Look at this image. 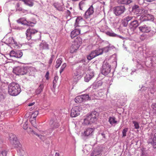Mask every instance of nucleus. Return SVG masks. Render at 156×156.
Listing matches in <instances>:
<instances>
[{"instance_id":"nucleus-1","label":"nucleus","mask_w":156,"mask_h":156,"mask_svg":"<svg viewBox=\"0 0 156 156\" xmlns=\"http://www.w3.org/2000/svg\"><path fill=\"white\" fill-rule=\"evenodd\" d=\"M98 116V114L95 111L87 114L85 118L84 119L83 124V125H87L95 122L97 120Z\"/></svg>"},{"instance_id":"nucleus-2","label":"nucleus","mask_w":156,"mask_h":156,"mask_svg":"<svg viewBox=\"0 0 156 156\" xmlns=\"http://www.w3.org/2000/svg\"><path fill=\"white\" fill-rule=\"evenodd\" d=\"M21 91L20 87L17 83L12 82L10 83V95L16 96L20 94Z\"/></svg>"},{"instance_id":"nucleus-3","label":"nucleus","mask_w":156,"mask_h":156,"mask_svg":"<svg viewBox=\"0 0 156 156\" xmlns=\"http://www.w3.org/2000/svg\"><path fill=\"white\" fill-rule=\"evenodd\" d=\"M19 140L16 136L13 133H10V149L16 148L21 146Z\"/></svg>"},{"instance_id":"nucleus-4","label":"nucleus","mask_w":156,"mask_h":156,"mask_svg":"<svg viewBox=\"0 0 156 156\" xmlns=\"http://www.w3.org/2000/svg\"><path fill=\"white\" fill-rule=\"evenodd\" d=\"M13 72L16 75H23L26 74L28 71L27 68L17 67L13 69Z\"/></svg>"},{"instance_id":"nucleus-5","label":"nucleus","mask_w":156,"mask_h":156,"mask_svg":"<svg viewBox=\"0 0 156 156\" xmlns=\"http://www.w3.org/2000/svg\"><path fill=\"white\" fill-rule=\"evenodd\" d=\"M111 66L106 61L103 62L101 70L102 74L105 76L107 75L110 72Z\"/></svg>"},{"instance_id":"nucleus-6","label":"nucleus","mask_w":156,"mask_h":156,"mask_svg":"<svg viewBox=\"0 0 156 156\" xmlns=\"http://www.w3.org/2000/svg\"><path fill=\"white\" fill-rule=\"evenodd\" d=\"M126 9L124 6H119L115 7L113 8L114 13L116 16H119L123 13Z\"/></svg>"},{"instance_id":"nucleus-7","label":"nucleus","mask_w":156,"mask_h":156,"mask_svg":"<svg viewBox=\"0 0 156 156\" xmlns=\"http://www.w3.org/2000/svg\"><path fill=\"white\" fill-rule=\"evenodd\" d=\"M89 98V97L88 94H83L76 97L75 99V101L76 103H80L86 101Z\"/></svg>"},{"instance_id":"nucleus-8","label":"nucleus","mask_w":156,"mask_h":156,"mask_svg":"<svg viewBox=\"0 0 156 156\" xmlns=\"http://www.w3.org/2000/svg\"><path fill=\"white\" fill-rule=\"evenodd\" d=\"M82 109V108L80 107H73L71 110V116L72 117H75L79 115L80 114V112Z\"/></svg>"},{"instance_id":"nucleus-9","label":"nucleus","mask_w":156,"mask_h":156,"mask_svg":"<svg viewBox=\"0 0 156 156\" xmlns=\"http://www.w3.org/2000/svg\"><path fill=\"white\" fill-rule=\"evenodd\" d=\"M38 32L37 30L31 28H29L26 30V34L27 39L28 40H30L32 37V36Z\"/></svg>"},{"instance_id":"nucleus-10","label":"nucleus","mask_w":156,"mask_h":156,"mask_svg":"<svg viewBox=\"0 0 156 156\" xmlns=\"http://www.w3.org/2000/svg\"><path fill=\"white\" fill-rule=\"evenodd\" d=\"M94 12V8L93 5H91L85 11L83 15L84 18L87 19L90 17Z\"/></svg>"},{"instance_id":"nucleus-11","label":"nucleus","mask_w":156,"mask_h":156,"mask_svg":"<svg viewBox=\"0 0 156 156\" xmlns=\"http://www.w3.org/2000/svg\"><path fill=\"white\" fill-rule=\"evenodd\" d=\"M82 43V40L81 38H79L75 40L71 46L73 51L74 52L77 50L80 46Z\"/></svg>"},{"instance_id":"nucleus-12","label":"nucleus","mask_w":156,"mask_h":156,"mask_svg":"<svg viewBox=\"0 0 156 156\" xmlns=\"http://www.w3.org/2000/svg\"><path fill=\"white\" fill-rule=\"evenodd\" d=\"M52 5L59 11L63 12L65 10L64 4L62 3L55 2Z\"/></svg>"},{"instance_id":"nucleus-13","label":"nucleus","mask_w":156,"mask_h":156,"mask_svg":"<svg viewBox=\"0 0 156 156\" xmlns=\"http://www.w3.org/2000/svg\"><path fill=\"white\" fill-rule=\"evenodd\" d=\"M23 55V52L20 50L16 51L12 50L10 51V57H15L16 58H20Z\"/></svg>"},{"instance_id":"nucleus-14","label":"nucleus","mask_w":156,"mask_h":156,"mask_svg":"<svg viewBox=\"0 0 156 156\" xmlns=\"http://www.w3.org/2000/svg\"><path fill=\"white\" fill-rule=\"evenodd\" d=\"M17 22L24 25L33 26L34 23L32 22L27 21L24 18H21L17 20Z\"/></svg>"},{"instance_id":"nucleus-15","label":"nucleus","mask_w":156,"mask_h":156,"mask_svg":"<svg viewBox=\"0 0 156 156\" xmlns=\"http://www.w3.org/2000/svg\"><path fill=\"white\" fill-rule=\"evenodd\" d=\"M95 129L92 128H88L85 129L83 135L86 136H88L92 135L94 133Z\"/></svg>"},{"instance_id":"nucleus-16","label":"nucleus","mask_w":156,"mask_h":156,"mask_svg":"<svg viewBox=\"0 0 156 156\" xmlns=\"http://www.w3.org/2000/svg\"><path fill=\"white\" fill-rule=\"evenodd\" d=\"M139 29L140 31L144 33H148L151 30V27L146 25L139 27Z\"/></svg>"},{"instance_id":"nucleus-17","label":"nucleus","mask_w":156,"mask_h":156,"mask_svg":"<svg viewBox=\"0 0 156 156\" xmlns=\"http://www.w3.org/2000/svg\"><path fill=\"white\" fill-rule=\"evenodd\" d=\"M139 25V23L136 20H134L132 21L129 24L130 28L133 30H135Z\"/></svg>"},{"instance_id":"nucleus-18","label":"nucleus","mask_w":156,"mask_h":156,"mask_svg":"<svg viewBox=\"0 0 156 156\" xmlns=\"http://www.w3.org/2000/svg\"><path fill=\"white\" fill-rule=\"evenodd\" d=\"M133 16H127L125 17L122 20V24L124 27H126L129 21L131 20L133 18Z\"/></svg>"},{"instance_id":"nucleus-19","label":"nucleus","mask_w":156,"mask_h":156,"mask_svg":"<svg viewBox=\"0 0 156 156\" xmlns=\"http://www.w3.org/2000/svg\"><path fill=\"white\" fill-rule=\"evenodd\" d=\"M149 17H151V20H152L153 18V16H152L147 14V15H142L140 16L139 19L141 21L148 20H150V19L149 18Z\"/></svg>"},{"instance_id":"nucleus-20","label":"nucleus","mask_w":156,"mask_h":156,"mask_svg":"<svg viewBox=\"0 0 156 156\" xmlns=\"http://www.w3.org/2000/svg\"><path fill=\"white\" fill-rule=\"evenodd\" d=\"M80 33V30L78 28H75L71 32L70 34L71 37L72 38H73L79 35Z\"/></svg>"},{"instance_id":"nucleus-21","label":"nucleus","mask_w":156,"mask_h":156,"mask_svg":"<svg viewBox=\"0 0 156 156\" xmlns=\"http://www.w3.org/2000/svg\"><path fill=\"white\" fill-rule=\"evenodd\" d=\"M50 128L52 129L57 128L59 126V125L57 120H55L54 121L51 120L50 122Z\"/></svg>"},{"instance_id":"nucleus-22","label":"nucleus","mask_w":156,"mask_h":156,"mask_svg":"<svg viewBox=\"0 0 156 156\" xmlns=\"http://www.w3.org/2000/svg\"><path fill=\"white\" fill-rule=\"evenodd\" d=\"M94 76V72L91 71L89 73L87 74L84 77L85 81L88 82Z\"/></svg>"},{"instance_id":"nucleus-23","label":"nucleus","mask_w":156,"mask_h":156,"mask_svg":"<svg viewBox=\"0 0 156 156\" xmlns=\"http://www.w3.org/2000/svg\"><path fill=\"white\" fill-rule=\"evenodd\" d=\"M105 43L108 45L107 46L105 47L104 48H103L102 49H101V50L102 51V53L103 52H105V53L107 52L111 49H113L114 48V47L113 46H110V44L109 43L108 41H106Z\"/></svg>"},{"instance_id":"nucleus-24","label":"nucleus","mask_w":156,"mask_h":156,"mask_svg":"<svg viewBox=\"0 0 156 156\" xmlns=\"http://www.w3.org/2000/svg\"><path fill=\"white\" fill-rule=\"evenodd\" d=\"M79 9L81 10L84 11L87 9V5L85 0L80 2L79 4Z\"/></svg>"},{"instance_id":"nucleus-25","label":"nucleus","mask_w":156,"mask_h":156,"mask_svg":"<svg viewBox=\"0 0 156 156\" xmlns=\"http://www.w3.org/2000/svg\"><path fill=\"white\" fill-rule=\"evenodd\" d=\"M73 81L74 82H77L81 78L80 75L77 71H75L73 75Z\"/></svg>"},{"instance_id":"nucleus-26","label":"nucleus","mask_w":156,"mask_h":156,"mask_svg":"<svg viewBox=\"0 0 156 156\" xmlns=\"http://www.w3.org/2000/svg\"><path fill=\"white\" fill-rule=\"evenodd\" d=\"M20 1L23 2L25 5L30 7L33 6L34 5L33 0H20Z\"/></svg>"},{"instance_id":"nucleus-27","label":"nucleus","mask_w":156,"mask_h":156,"mask_svg":"<svg viewBox=\"0 0 156 156\" xmlns=\"http://www.w3.org/2000/svg\"><path fill=\"white\" fill-rule=\"evenodd\" d=\"M108 122L112 126H115L118 123V122L116 120L114 116L109 117L108 119Z\"/></svg>"},{"instance_id":"nucleus-28","label":"nucleus","mask_w":156,"mask_h":156,"mask_svg":"<svg viewBox=\"0 0 156 156\" xmlns=\"http://www.w3.org/2000/svg\"><path fill=\"white\" fill-rule=\"evenodd\" d=\"M11 40L10 41V47L11 46V48L13 47L15 48H17L18 46L17 42L15 41L13 37H12Z\"/></svg>"},{"instance_id":"nucleus-29","label":"nucleus","mask_w":156,"mask_h":156,"mask_svg":"<svg viewBox=\"0 0 156 156\" xmlns=\"http://www.w3.org/2000/svg\"><path fill=\"white\" fill-rule=\"evenodd\" d=\"M44 87V86L43 84H40L39 87L36 90L35 93L36 94L38 95L40 94L43 91Z\"/></svg>"},{"instance_id":"nucleus-30","label":"nucleus","mask_w":156,"mask_h":156,"mask_svg":"<svg viewBox=\"0 0 156 156\" xmlns=\"http://www.w3.org/2000/svg\"><path fill=\"white\" fill-rule=\"evenodd\" d=\"M151 140H149V143H151L153 146L154 148H156V133L154 134L153 139L151 140V141H150Z\"/></svg>"},{"instance_id":"nucleus-31","label":"nucleus","mask_w":156,"mask_h":156,"mask_svg":"<svg viewBox=\"0 0 156 156\" xmlns=\"http://www.w3.org/2000/svg\"><path fill=\"white\" fill-rule=\"evenodd\" d=\"M17 147L16 148V149L17 153L20 156L23 155L24 153V151L22 148V145H21V146H20Z\"/></svg>"},{"instance_id":"nucleus-32","label":"nucleus","mask_w":156,"mask_h":156,"mask_svg":"<svg viewBox=\"0 0 156 156\" xmlns=\"http://www.w3.org/2000/svg\"><path fill=\"white\" fill-rule=\"evenodd\" d=\"M74 12V10L73 9L72 7H69V9L66 10L65 11V13L66 16H71V12Z\"/></svg>"},{"instance_id":"nucleus-33","label":"nucleus","mask_w":156,"mask_h":156,"mask_svg":"<svg viewBox=\"0 0 156 156\" xmlns=\"http://www.w3.org/2000/svg\"><path fill=\"white\" fill-rule=\"evenodd\" d=\"M40 46L42 49H48V45L44 41H42V43L40 44Z\"/></svg>"},{"instance_id":"nucleus-34","label":"nucleus","mask_w":156,"mask_h":156,"mask_svg":"<svg viewBox=\"0 0 156 156\" xmlns=\"http://www.w3.org/2000/svg\"><path fill=\"white\" fill-rule=\"evenodd\" d=\"M132 2L131 0H118L119 3L124 4H129Z\"/></svg>"},{"instance_id":"nucleus-35","label":"nucleus","mask_w":156,"mask_h":156,"mask_svg":"<svg viewBox=\"0 0 156 156\" xmlns=\"http://www.w3.org/2000/svg\"><path fill=\"white\" fill-rule=\"evenodd\" d=\"M97 56L95 54V53L94 51H92L91 53L87 56V59L90 60L92 58Z\"/></svg>"},{"instance_id":"nucleus-36","label":"nucleus","mask_w":156,"mask_h":156,"mask_svg":"<svg viewBox=\"0 0 156 156\" xmlns=\"http://www.w3.org/2000/svg\"><path fill=\"white\" fill-rule=\"evenodd\" d=\"M58 77L57 76H55L54 78L53 81V87L54 88H55L56 87V84L57 83L58 80Z\"/></svg>"},{"instance_id":"nucleus-37","label":"nucleus","mask_w":156,"mask_h":156,"mask_svg":"<svg viewBox=\"0 0 156 156\" xmlns=\"http://www.w3.org/2000/svg\"><path fill=\"white\" fill-rule=\"evenodd\" d=\"M107 35H108L109 36L111 37H119L120 38H122V37H121L120 36H119L116 34H115L113 32H107Z\"/></svg>"},{"instance_id":"nucleus-38","label":"nucleus","mask_w":156,"mask_h":156,"mask_svg":"<svg viewBox=\"0 0 156 156\" xmlns=\"http://www.w3.org/2000/svg\"><path fill=\"white\" fill-rule=\"evenodd\" d=\"M140 38L142 41H144L145 39H148L149 38L147 34H143L140 36Z\"/></svg>"},{"instance_id":"nucleus-39","label":"nucleus","mask_w":156,"mask_h":156,"mask_svg":"<svg viewBox=\"0 0 156 156\" xmlns=\"http://www.w3.org/2000/svg\"><path fill=\"white\" fill-rule=\"evenodd\" d=\"M62 58H59L56 61V64L55 66V67L57 69L61 65L62 62Z\"/></svg>"},{"instance_id":"nucleus-40","label":"nucleus","mask_w":156,"mask_h":156,"mask_svg":"<svg viewBox=\"0 0 156 156\" xmlns=\"http://www.w3.org/2000/svg\"><path fill=\"white\" fill-rule=\"evenodd\" d=\"M133 10V11H136L137 12H138V13L139 12H140V10H141V9H139V7L138 5H135L132 8Z\"/></svg>"},{"instance_id":"nucleus-41","label":"nucleus","mask_w":156,"mask_h":156,"mask_svg":"<svg viewBox=\"0 0 156 156\" xmlns=\"http://www.w3.org/2000/svg\"><path fill=\"white\" fill-rule=\"evenodd\" d=\"M30 121L32 126L34 127L37 128V125L35 119H30Z\"/></svg>"},{"instance_id":"nucleus-42","label":"nucleus","mask_w":156,"mask_h":156,"mask_svg":"<svg viewBox=\"0 0 156 156\" xmlns=\"http://www.w3.org/2000/svg\"><path fill=\"white\" fill-rule=\"evenodd\" d=\"M97 56L102 54V51L101 49H98L94 51Z\"/></svg>"},{"instance_id":"nucleus-43","label":"nucleus","mask_w":156,"mask_h":156,"mask_svg":"<svg viewBox=\"0 0 156 156\" xmlns=\"http://www.w3.org/2000/svg\"><path fill=\"white\" fill-rule=\"evenodd\" d=\"M38 114V112L36 111L33 112L31 115L30 118L35 119Z\"/></svg>"},{"instance_id":"nucleus-44","label":"nucleus","mask_w":156,"mask_h":156,"mask_svg":"<svg viewBox=\"0 0 156 156\" xmlns=\"http://www.w3.org/2000/svg\"><path fill=\"white\" fill-rule=\"evenodd\" d=\"M133 123L134 124L135 128L136 129H138L139 128V123L136 121H133Z\"/></svg>"},{"instance_id":"nucleus-45","label":"nucleus","mask_w":156,"mask_h":156,"mask_svg":"<svg viewBox=\"0 0 156 156\" xmlns=\"http://www.w3.org/2000/svg\"><path fill=\"white\" fill-rule=\"evenodd\" d=\"M66 66V63H63L60 68V70H59V72L60 73H61L63 71H64V69Z\"/></svg>"},{"instance_id":"nucleus-46","label":"nucleus","mask_w":156,"mask_h":156,"mask_svg":"<svg viewBox=\"0 0 156 156\" xmlns=\"http://www.w3.org/2000/svg\"><path fill=\"white\" fill-rule=\"evenodd\" d=\"M128 128H125L122 131V137H125L126 136V133L128 131Z\"/></svg>"},{"instance_id":"nucleus-47","label":"nucleus","mask_w":156,"mask_h":156,"mask_svg":"<svg viewBox=\"0 0 156 156\" xmlns=\"http://www.w3.org/2000/svg\"><path fill=\"white\" fill-rule=\"evenodd\" d=\"M100 154V152L98 151H97L95 150L91 153V156H98Z\"/></svg>"},{"instance_id":"nucleus-48","label":"nucleus","mask_w":156,"mask_h":156,"mask_svg":"<svg viewBox=\"0 0 156 156\" xmlns=\"http://www.w3.org/2000/svg\"><path fill=\"white\" fill-rule=\"evenodd\" d=\"M149 32V33L147 34L149 38H150L155 34L156 32L153 30H151Z\"/></svg>"},{"instance_id":"nucleus-49","label":"nucleus","mask_w":156,"mask_h":156,"mask_svg":"<svg viewBox=\"0 0 156 156\" xmlns=\"http://www.w3.org/2000/svg\"><path fill=\"white\" fill-rule=\"evenodd\" d=\"M151 107L154 112L156 113V103H153L151 105Z\"/></svg>"},{"instance_id":"nucleus-50","label":"nucleus","mask_w":156,"mask_h":156,"mask_svg":"<svg viewBox=\"0 0 156 156\" xmlns=\"http://www.w3.org/2000/svg\"><path fill=\"white\" fill-rule=\"evenodd\" d=\"M54 58H55L54 55H51V58H50V59L49 60V62H48V63L50 65L51 64V63H52V61Z\"/></svg>"},{"instance_id":"nucleus-51","label":"nucleus","mask_w":156,"mask_h":156,"mask_svg":"<svg viewBox=\"0 0 156 156\" xmlns=\"http://www.w3.org/2000/svg\"><path fill=\"white\" fill-rule=\"evenodd\" d=\"M6 155L7 152L5 151L0 152V156H6Z\"/></svg>"},{"instance_id":"nucleus-52","label":"nucleus","mask_w":156,"mask_h":156,"mask_svg":"<svg viewBox=\"0 0 156 156\" xmlns=\"http://www.w3.org/2000/svg\"><path fill=\"white\" fill-rule=\"evenodd\" d=\"M5 97L2 93H0V101H3Z\"/></svg>"},{"instance_id":"nucleus-53","label":"nucleus","mask_w":156,"mask_h":156,"mask_svg":"<svg viewBox=\"0 0 156 156\" xmlns=\"http://www.w3.org/2000/svg\"><path fill=\"white\" fill-rule=\"evenodd\" d=\"M36 41V40H30V41L28 42V44L30 46H31L33 44H34L35 42Z\"/></svg>"},{"instance_id":"nucleus-54","label":"nucleus","mask_w":156,"mask_h":156,"mask_svg":"<svg viewBox=\"0 0 156 156\" xmlns=\"http://www.w3.org/2000/svg\"><path fill=\"white\" fill-rule=\"evenodd\" d=\"M140 12H139L140 13L143 12L144 13H148V11L146 9H143L142 10L141 9V10H140Z\"/></svg>"},{"instance_id":"nucleus-55","label":"nucleus","mask_w":156,"mask_h":156,"mask_svg":"<svg viewBox=\"0 0 156 156\" xmlns=\"http://www.w3.org/2000/svg\"><path fill=\"white\" fill-rule=\"evenodd\" d=\"M152 62H154L155 63H156V56H153L151 59Z\"/></svg>"},{"instance_id":"nucleus-56","label":"nucleus","mask_w":156,"mask_h":156,"mask_svg":"<svg viewBox=\"0 0 156 156\" xmlns=\"http://www.w3.org/2000/svg\"><path fill=\"white\" fill-rule=\"evenodd\" d=\"M82 20V18L81 17H78L76 19V22L79 23V21L81 20Z\"/></svg>"},{"instance_id":"nucleus-57","label":"nucleus","mask_w":156,"mask_h":156,"mask_svg":"<svg viewBox=\"0 0 156 156\" xmlns=\"http://www.w3.org/2000/svg\"><path fill=\"white\" fill-rule=\"evenodd\" d=\"M49 75V72L48 71L47 72L45 75V77L47 80L48 79V77Z\"/></svg>"},{"instance_id":"nucleus-58","label":"nucleus","mask_w":156,"mask_h":156,"mask_svg":"<svg viewBox=\"0 0 156 156\" xmlns=\"http://www.w3.org/2000/svg\"><path fill=\"white\" fill-rule=\"evenodd\" d=\"M23 128L25 130L26 129H27V125L26 123L25 124H23Z\"/></svg>"},{"instance_id":"nucleus-59","label":"nucleus","mask_w":156,"mask_h":156,"mask_svg":"<svg viewBox=\"0 0 156 156\" xmlns=\"http://www.w3.org/2000/svg\"><path fill=\"white\" fill-rule=\"evenodd\" d=\"M34 104H35V102H34L31 103H30L28 104V106H32L34 105Z\"/></svg>"},{"instance_id":"nucleus-60","label":"nucleus","mask_w":156,"mask_h":156,"mask_svg":"<svg viewBox=\"0 0 156 156\" xmlns=\"http://www.w3.org/2000/svg\"><path fill=\"white\" fill-rule=\"evenodd\" d=\"M101 136H102V137L104 138H105V134L103 133H101Z\"/></svg>"},{"instance_id":"nucleus-61","label":"nucleus","mask_w":156,"mask_h":156,"mask_svg":"<svg viewBox=\"0 0 156 156\" xmlns=\"http://www.w3.org/2000/svg\"><path fill=\"white\" fill-rule=\"evenodd\" d=\"M78 24H79V23L76 22H75V25H74L75 27H77L78 26Z\"/></svg>"},{"instance_id":"nucleus-62","label":"nucleus","mask_w":156,"mask_h":156,"mask_svg":"<svg viewBox=\"0 0 156 156\" xmlns=\"http://www.w3.org/2000/svg\"><path fill=\"white\" fill-rule=\"evenodd\" d=\"M55 156H59V154L58 152H55Z\"/></svg>"},{"instance_id":"nucleus-63","label":"nucleus","mask_w":156,"mask_h":156,"mask_svg":"<svg viewBox=\"0 0 156 156\" xmlns=\"http://www.w3.org/2000/svg\"><path fill=\"white\" fill-rule=\"evenodd\" d=\"M85 65H83L82 66H81L80 68L79 69H80V70L83 69V68L84 67Z\"/></svg>"},{"instance_id":"nucleus-64","label":"nucleus","mask_w":156,"mask_h":156,"mask_svg":"<svg viewBox=\"0 0 156 156\" xmlns=\"http://www.w3.org/2000/svg\"><path fill=\"white\" fill-rule=\"evenodd\" d=\"M17 9L19 11H22V8L20 7L18 8H17Z\"/></svg>"}]
</instances>
